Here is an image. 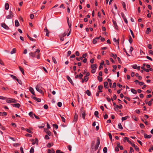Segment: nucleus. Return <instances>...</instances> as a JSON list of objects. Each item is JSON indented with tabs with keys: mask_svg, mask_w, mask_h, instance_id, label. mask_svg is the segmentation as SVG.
<instances>
[{
	"mask_svg": "<svg viewBox=\"0 0 153 153\" xmlns=\"http://www.w3.org/2000/svg\"><path fill=\"white\" fill-rule=\"evenodd\" d=\"M6 100L7 102L8 103H14L17 102V100L14 99L8 98Z\"/></svg>",
	"mask_w": 153,
	"mask_h": 153,
	"instance_id": "f257e3e1",
	"label": "nucleus"
},
{
	"mask_svg": "<svg viewBox=\"0 0 153 153\" xmlns=\"http://www.w3.org/2000/svg\"><path fill=\"white\" fill-rule=\"evenodd\" d=\"M100 139L99 137H97V143L96 144L95 146V151H96L97 150L99 145L100 144Z\"/></svg>",
	"mask_w": 153,
	"mask_h": 153,
	"instance_id": "f03ea898",
	"label": "nucleus"
},
{
	"mask_svg": "<svg viewBox=\"0 0 153 153\" xmlns=\"http://www.w3.org/2000/svg\"><path fill=\"white\" fill-rule=\"evenodd\" d=\"M42 87H40L39 85H37L36 87V90L37 91L39 92V93H41L42 94H43L44 93L42 89Z\"/></svg>",
	"mask_w": 153,
	"mask_h": 153,
	"instance_id": "7ed1b4c3",
	"label": "nucleus"
},
{
	"mask_svg": "<svg viewBox=\"0 0 153 153\" xmlns=\"http://www.w3.org/2000/svg\"><path fill=\"white\" fill-rule=\"evenodd\" d=\"M83 110V108L82 107L80 109V110L82 111V117L83 119H85V112L86 111L85 110L82 111Z\"/></svg>",
	"mask_w": 153,
	"mask_h": 153,
	"instance_id": "20e7f679",
	"label": "nucleus"
},
{
	"mask_svg": "<svg viewBox=\"0 0 153 153\" xmlns=\"http://www.w3.org/2000/svg\"><path fill=\"white\" fill-rule=\"evenodd\" d=\"M2 27L6 30H8L9 29V27L4 23H2L1 24Z\"/></svg>",
	"mask_w": 153,
	"mask_h": 153,
	"instance_id": "39448f33",
	"label": "nucleus"
},
{
	"mask_svg": "<svg viewBox=\"0 0 153 153\" xmlns=\"http://www.w3.org/2000/svg\"><path fill=\"white\" fill-rule=\"evenodd\" d=\"M101 37V36H100L99 37H97L93 39V43L94 44L96 43L97 42L98 40H99V39Z\"/></svg>",
	"mask_w": 153,
	"mask_h": 153,
	"instance_id": "423d86ee",
	"label": "nucleus"
},
{
	"mask_svg": "<svg viewBox=\"0 0 153 153\" xmlns=\"http://www.w3.org/2000/svg\"><path fill=\"white\" fill-rule=\"evenodd\" d=\"M66 78L68 80V81L71 83V84L72 85H74V83L72 80L71 79L70 77L68 76L67 75L66 76Z\"/></svg>",
	"mask_w": 153,
	"mask_h": 153,
	"instance_id": "0eeeda50",
	"label": "nucleus"
},
{
	"mask_svg": "<svg viewBox=\"0 0 153 153\" xmlns=\"http://www.w3.org/2000/svg\"><path fill=\"white\" fill-rule=\"evenodd\" d=\"M44 31L46 32V35H45L46 36L48 37L49 36V34L50 32H49V31H48V29L46 27L45 28V29H44Z\"/></svg>",
	"mask_w": 153,
	"mask_h": 153,
	"instance_id": "6e6552de",
	"label": "nucleus"
},
{
	"mask_svg": "<svg viewBox=\"0 0 153 153\" xmlns=\"http://www.w3.org/2000/svg\"><path fill=\"white\" fill-rule=\"evenodd\" d=\"M132 68L134 69H137L138 71H139L140 69V66H137V65H133L132 66Z\"/></svg>",
	"mask_w": 153,
	"mask_h": 153,
	"instance_id": "1a4fd4ad",
	"label": "nucleus"
},
{
	"mask_svg": "<svg viewBox=\"0 0 153 153\" xmlns=\"http://www.w3.org/2000/svg\"><path fill=\"white\" fill-rule=\"evenodd\" d=\"M78 115L77 114H75L74 119L73 120L74 122H76L77 121L78 119Z\"/></svg>",
	"mask_w": 153,
	"mask_h": 153,
	"instance_id": "9d476101",
	"label": "nucleus"
},
{
	"mask_svg": "<svg viewBox=\"0 0 153 153\" xmlns=\"http://www.w3.org/2000/svg\"><path fill=\"white\" fill-rule=\"evenodd\" d=\"M29 90H30V92L31 93V94H33V95H35V92L34 91V90L31 87H30L29 88Z\"/></svg>",
	"mask_w": 153,
	"mask_h": 153,
	"instance_id": "9b49d317",
	"label": "nucleus"
},
{
	"mask_svg": "<svg viewBox=\"0 0 153 153\" xmlns=\"http://www.w3.org/2000/svg\"><path fill=\"white\" fill-rule=\"evenodd\" d=\"M152 136L151 134L148 135L146 134H144V137L145 138H150L152 137Z\"/></svg>",
	"mask_w": 153,
	"mask_h": 153,
	"instance_id": "f8f14e48",
	"label": "nucleus"
},
{
	"mask_svg": "<svg viewBox=\"0 0 153 153\" xmlns=\"http://www.w3.org/2000/svg\"><path fill=\"white\" fill-rule=\"evenodd\" d=\"M113 25H114V26L115 28V29H117L118 27L117 25L116 22L115 21L113 20Z\"/></svg>",
	"mask_w": 153,
	"mask_h": 153,
	"instance_id": "ddd939ff",
	"label": "nucleus"
},
{
	"mask_svg": "<svg viewBox=\"0 0 153 153\" xmlns=\"http://www.w3.org/2000/svg\"><path fill=\"white\" fill-rule=\"evenodd\" d=\"M55 151L53 149H52L51 150L50 149H48V153H55Z\"/></svg>",
	"mask_w": 153,
	"mask_h": 153,
	"instance_id": "4468645a",
	"label": "nucleus"
},
{
	"mask_svg": "<svg viewBox=\"0 0 153 153\" xmlns=\"http://www.w3.org/2000/svg\"><path fill=\"white\" fill-rule=\"evenodd\" d=\"M33 98L35 100L37 101L38 102H40L41 101V99H40L36 97H33Z\"/></svg>",
	"mask_w": 153,
	"mask_h": 153,
	"instance_id": "2eb2a0df",
	"label": "nucleus"
},
{
	"mask_svg": "<svg viewBox=\"0 0 153 153\" xmlns=\"http://www.w3.org/2000/svg\"><path fill=\"white\" fill-rule=\"evenodd\" d=\"M97 65L96 64H93L91 65V69H96Z\"/></svg>",
	"mask_w": 153,
	"mask_h": 153,
	"instance_id": "dca6fc26",
	"label": "nucleus"
},
{
	"mask_svg": "<svg viewBox=\"0 0 153 153\" xmlns=\"http://www.w3.org/2000/svg\"><path fill=\"white\" fill-rule=\"evenodd\" d=\"M12 106L13 107L19 108L20 106V105L19 103H16L15 104H13Z\"/></svg>",
	"mask_w": 153,
	"mask_h": 153,
	"instance_id": "f3484780",
	"label": "nucleus"
},
{
	"mask_svg": "<svg viewBox=\"0 0 153 153\" xmlns=\"http://www.w3.org/2000/svg\"><path fill=\"white\" fill-rule=\"evenodd\" d=\"M104 64V61H102L100 63V65L99 67V69L100 70L101 68H102V65Z\"/></svg>",
	"mask_w": 153,
	"mask_h": 153,
	"instance_id": "a211bd4d",
	"label": "nucleus"
},
{
	"mask_svg": "<svg viewBox=\"0 0 153 153\" xmlns=\"http://www.w3.org/2000/svg\"><path fill=\"white\" fill-rule=\"evenodd\" d=\"M95 145V141H92L91 142V148L94 149V147H95V146H94Z\"/></svg>",
	"mask_w": 153,
	"mask_h": 153,
	"instance_id": "6ab92c4d",
	"label": "nucleus"
},
{
	"mask_svg": "<svg viewBox=\"0 0 153 153\" xmlns=\"http://www.w3.org/2000/svg\"><path fill=\"white\" fill-rule=\"evenodd\" d=\"M15 25L16 27H18L19 26V24L18 20H15Z\"/></svg>",
	"mask_w": 153,
	"mask_h": 153,
	"instance_id": "aec40b11",
	"label": "nucleus"
},
{
	"mask_svg": "<svg viewBox=\"0 0 153 153\" xmlns=\"http://www.w3.org/2000/svg\"><path fill=\"white\" fill-rule=\"evenodd\" d=\"M19 68L20 70L22 72V74L23 75H24L25 74L24 71V70L23 69V68H22L20 66H19Z\"/></svg>",
	"mask_w": 153,
	"mask_h": 153,
	"instance_id": "412c9836",
	"label": "nucleus"
},
{
	"mask_svg": "<svg viewBox=\"0 0 153 153\" xmlns=\"http://www.w3.org/2000/svg\"><path fill=\"white\" fill-rule=\"evenodd\" d=\"M27 37L28 38V39L31 41H35L36 40L35 39L31 38L30 37L29 35H28V34H27Z\"/></svg>",
	"mask_w": 153,
	"mask_h": 153,
	"instance_id": "4be33fe9",
	"label": "nucleus"
},
{
	"mask_svg": "<svg viewBox=\"0 0 153 153\" xmlns=\"http://www.w3.org/2000/svg\"><path fill=\"white\" fill-rule=\"evenodd\" d=\"M86 94L88 96H91V93L89 90H87L85 92Z\"/></svg>",
	"mask_w": 153,
	"mask_h": 153,
	"instance_id": "5701e85b",
	"label": "nucleus"
},
{
	"mask_svg": "<svg viewBox=\"0 0 153 153\" xmlns=\"http://www.w3.org/2000/svg\"><path fill=\"white\" fill-rule=\"evenodd\" d=\"M151 31V30L150 28L149 27L147 28V30L146 31V33L147 34H149Z\"/></svg>",
	"mask_w": 153,
	"mask_h": 153,
	"instance_id": "b1692460",
	"label": "nucleus"
},
{
	"mask_svg": "<svg viewBox=\"0 0 153 153\" xmlns=\"http://www.w3.org/2000/svg\"><path fill=\"white\" fill-rule=\"evenodd\" d=\"M122 5H123V8L124 10H125L126 11V8L125 3L124 2L122 1Z\"/></svg>",
	"mask_w": 153,
	"mask_h": 153,
	"instance_id": "393cba45",
	"label": "nucleus"
},
{
	"mask_svg": "<svg viewBox=\"0 0 153 153\" xmlns=\"http://www.w3.org/2000/svg\"><path fill=\"white\" fill-rule=\"evenodd\" d=\"M108 83L107 82H104V87L105 88H108Z\"/></svg>",
	"mask_w": 153,
	"mask_h": 153,
	"instance_id": "a878e982",
	"label": "nucleus"
},
{
	"mask_svg": "<svg viewBox=\"0 0 153 153\" xmlns=\"http://www.w3.org/2000/svg\"><path fill=\"white\" fill-rule=\"evenodd\" d=\"M9 5L7 3H6L5 4V10H7L9 9Z\"/></svg>",
	"mask_w": 153,
	"mask_h": 153,
	"instance_id": "bb28decb",
	"label": "nucleus"
},
{
	"mask_svg": "<svg viewBox=\"0 0 153 153\" xmlns=\"http://www.w3.org/2000/svg\"><path fill=\"white\" fill-rule=\"evenodd\" d=\"M131 91L134 94H136L137 93V91L134 88H131Z\"/></svg>",
	"mask_w": 153,
	"mask_h": 153,
	"instance_id": "cd10ccee",
	"label": "nucleus"
},
{
	"mask_svg": "<svg viewBox=\"0 0 153 153\" xmlns=\"http://www.w3.org/2000/svg\"><path fill=\"white\" fill-rule=\"evenodd\" d=\"M113 41L114 42H117L116 43L117 45H119V39H118L117 40L115 38H114L113 39Z\"/></svg>",
	"mask_w": 153,
	"mask_h": 153,
	"instance_id": "c85d7f7f",
	"label": "nucleus"
},
{
	"mask_svg": "<svg viewBox=\"0 0 153 153\" xmlns=\"http://www.w3.org/2000/svg\"><path fill=\"white\" fill-rule=\"evenodd\" d=\"M38 139L36 138L35 139V141L34 142H33L32 144L33 145H34L35 143L38 144Z\"/></svg>",
	"mask_w": 153,
	"mask_h": 153,
	"instance_id": "c756f323",
	"label": "nucleus"
},
{
	"mask_svg": "<svg viewBox=\"0 0 153 153\" xmlns=\"http://www.w3.org/2000/svg\"><path fill=\"white\" fill-rule=\"evenodd\" d=\"M153 101V99H151L150 100L149 102L148 103V105L149 106H150L152 105V102Z\"/></svg>",
	"mask_w": 153,
	"mask_h": 153,
	"instance_id": "7c9ffc66",
	"label": "nucleus"
},
{
	"mask_svg": "<svg viewBox=\"0 0 153 153\" xmlns=\"http://www.w3.org/2000/svg\"><path fill=\"white\" fill-rule=\"evenodd\" d=\"M99 113L97 111H95L94 112V115L96 117H99L98 116Z\"/></svg>",
	"mask_w": 153,
	"mask_h": 153,
	"instance_id": "2f4dec72",
	"label": "nucleus"
},
{
	"mask_svg": "<svg viewBox=\"0 0 153 153\" xmlns=\"http://www.w3.org/2000/svg\"><path fill=\"white\" fill-rule=\"evenodd\" d=\"M16 51V48H13L12 50L11 51L10 53L11 54H13L14 53H15Z\"/></svg>",
	"mask_w": 153,
	"mask_h": 153,
	"instance_id": "473e14b6",
	"label": "nucleus"
},
{
	"mask_svg": "<svg viewBox=\"0 0 153 153\" xmlns=\"http://www.w3.org/2000/svg\"><path fill=\"white\" fill-rule=\"evenodd\" d=\"M118 127L119 129H123V127L120 123H119L118 124Z\"/></svg>",
	"mask_w": 153,
	"mask_h": 153,
	"instance_id": "72a5a7b5",
	"label": "nucleus"
},
{
	"mask_svg": "<svg viewBox=\"0 0 153 153\" xmlns=\"http://www.w3.org/2000/svg\"><path fill=\"white\" fill-rule=\"evenodd\" d=\"M104 153H107V148L106 147H104L103 149Z\"/></svg>",
	"mask_w": 153,
	"mask_h": 153,
	"instance_id": "f704fd0d",
	"label": "nucleus"
},
{
	"mask_svg": "<svg viewBox=\"0 0 153 153\" xmlns=\"http://www.w3.org/2000/svg\"><path fill=\"white\" fill-rule=\"evenodd\" d=\"M128 41L131 44L132 43V39L130 36L129 37V38Z\"/></svg>",
	"mask_w": 153,
	"mask_h": 153,
	"instance_id": "c9c22d12",
	"label": "nucleus"
},
{
	"mask_svg": "<svg viewBox=\"0 0 153 153\" xmlns=\"http://www.w3.org/2000/svg\"><path fill=\"white\" fill-rule=\"evenodd\" d=\"M47 134L48 135V136H50L51 135V133L50 131H48L46 132Z\"/></svg>",
	"mask_w": 153,
	"mask_h": 153,
	"instance_id": "e433bc0d",
	"label": "nucleus"
},
{
	"mask_svg": "<svg viewBox=\"0 0 153 153\" xmlns=\"http://www.w3.org/2000/svg\"><path fill=\"white\" fill-rule=\"evenodd\" d=\"M97 79L100 82H102V77H100L99 76H97Z\"/></svg>",
	"mask_w": 153,
	"mask_h": 153,
	"instance_id": "4c0bfd02",
	"label": "nucleus"
},
{
	"mask_svg": "<svg viewBox=\"0 0 153 153\" xmlns=\"http://www.w3.org/2000/svg\"><path fill=\"white\" fill-rule=\"evenodd\" d=\"M108 135L110 139L111 140V141H112V137L111 134L110 133H108Z\"/></svg>",
	"mask_w": 153,
	"mask_h": 153,
	"instance_id": "58836bf2",
	"label": "nucleus"
},
{
	"mask_svg": "<svg viewBox=\"0 0 153 153\" xmlns=\"http://www.w3.org/2000/svg\"><path fill=\"white\" fill-rule=\"evenodd\" d=\"M88 79V76H85L84 77V79L85 82H86L87 81Z\"/></svg>",
	"mask_w": 153,
	"mask_h": 153,
	"instance_id": "ea45409f",
	"label": "nucleus"
},
{
	"mask_svg": "<svg viewBox=\"0 0 153 153\" xmlns=\"http://www.w3.org/2000/svg\"><path fill=\"white\" fill-rule=\"evenodd\" d=\"M34 149L33 147H31L30 151V153H34Z\"/></svg>",
	"mask_w": 153,
	"mask_h": 153,
	"instance_id": "a19ab883",
	"label": "nucleus"
},
{
	"mask_svg": "<svg viewBox=\"0 0 153 153\" xmlns=\"http://www.w3.org/2000/svg\"><path fill=\"white\" fill-rule=\"evenodd\" d=\"M10 76L11 77V78H12L16 80V79H17V78H16V76H14L12 75H11Z\"/></svg>",
	"mask_w": 153,
	"mask_h": 153,
	"instance_id": "79ce46f5",
	"label": "nucleus"
},
{
	"mask_svg": "<svg viewBox=\"0 0 153 153\" xmlns=\"http://www.w3.org/2000/svg\"><path fill=\"white\" fill-rule=\"evenodd\" d=\"M62 103L61 102H58L57 104V105L59 107H60L62 106Z\"/></svg>",
	"mask_w": 153,
	"mask_h": 153,
	"instance_id": "37998d69",
	"label": "nucleus"
},
{
	"mask_svg": "<svg viewBox=\"0 0 153 153\" xmlns=\"http://www.w3.org/2000/svg\"><path fill=\"white\" fill-rule=\"evenodd\" d=\"M25 130L26 131H27V132H28L29 133H32V134L33 133V132H32V131L30 130H29L28 129L26 128Z\"/></svg>",
	"mask_w": 153,
	"mask_h": 153,
	"instance_id": "c03bdc74",
	"label": "nucleus"
},
{
	"mask_svg": "<svg viewBox=\"0 0 153 153\" xmlns=\"http://www.w3.org/2000/svg\"><path fill=\"white\" fill-rule=\"evenodd\" d=\"M87 53H85L83 54L82 55V59L83 58H85V57L87 56Z\"/></svg>",
	"mask_w": 153,
	"mask_h": 153,
	"instance_id": "a18cd8bd",
	"label": "nucleus"
},
{
	"mask_svg": "<svg viewBox=\"0 0 153 153\" xmlns=\"http://www.w3.org/2000/svg\"><path fill=\"white\" fill-rule=\"evenodd\" d=\"M52 60H53V62L54 63L56 64L57 63V62H56V60L55 59V58L54 57H52Z\"/></svg>",
	"mask_w": 153,
	"mask_h": 153,
	"instance_id": "49530a36",
	"label": "nucleus"
},
{
	"mask_svg": "<svg viewBox=\"0 0 153 153\" xmlns=\"http://www.w3.org/2000/svg\"><path fill=\"white\" fill-rule=\"evenodd\" d=\"M134 151V150L133 148L132 147H130V148L129 153H132V152H133Z\"/></svg>",
	"mask_w": 153,
	"mask_h": 153,
	"instance_id": "de8ad7c7",
	"label": "nucleus"
},
{
	"mask_svg": "<svg viewBox=\"0 0 153 153\" xmlns=\"http://www.w3.org/2000/svg\"><path fill=\"white\" fill-rule=\"evenodd\" d=\"M60 117H61V118L62 119V121L63 122L65 123V118H64V117H63V116H62L61 115H60Z\"/></svg>",
	"mask_w": 153,
	"mask_h": 153,
	"instance_id": "09e8293b",
	"label": "nucleus"
},
{
	"mask_svg": "<svg viewBox=\"0 0 153 153\" xmlns=\"http://www.w3.org/2000/svg\"><path fill=\"white\" fill-rule=\"evenodd\" d=\"M66 33H67L66 32H64L62 34H61L60 36L64 37H65V36H66Z\"/></svg>",
	"mask_w": 153,
	"mask_h": 153,
	"instance_id": "8fccbe9b",
	"label": "nucleus"
},
{
	"mask_svg": "<svg viewBox=\"0 0 153 153\" xmlns=\"http://www.w3.org/2000/svg\"><path fill=\"white\" fill-rule=\"evenodd\" d=\"M103 88V86L102 85H100L98 86V88L99 90H101Z\"/></svg>",
	"mask_w": 153,
	"mask_h": 153,
	"instance_id": "3c124183",
	"label": "nucleus"
},
{
	"mask_svg": "<svg viewBox=\"0 0 153 153\" xmlns=\"http://www.w3.org/2000/svg\"><path fill=\"white\" fill-rule=\"evenodd\" d=\"M123 51L124 52H125L126 53V55L128 56H130V55H129L128 53L126 51V49L125 48H124L123 49Z\"/></svg>",
	"mask_w": 153,
	"mask_h": 153,
	"instance_id": "603ef678",
	"label": "nucleus"
},
{
	"mask_svg": "<svg viewBox=\"0 0 153 153\" xmlns=\"http://www.w3.org/2000/svg\"><path fill=\"white\" fill-rule=\"evenodd\" d=\"M127 117H128V116H126L124 117H122V121H123L126 120L127 119Z\"/></svg>",
	"mask_w": 153,
	"mask_h": 153,
	"instance_id": "864d4df0",
	"label": "nucleus"
},
{
	"mask_svg": "<svg viewBox=\"0 0 153 153\" xmlns=\"http://www.w3.org/2000/svg\"><path fill=\"white\" fill-rule=\"evenodd\" d=\"M29 55L31 56H34L35 55V53H33L32 52H31L30 53Z\"/></svg>",
	"mask_w": 153,
	"mask_h": 153,
	"instance_id": "5fc2aeb1",
	"label": "nucleus"
},
{
	"mask_svg": "<svg viewBox=\"0 0 153 153\" xmlns=\"http://www.w3.org/2000/svg\"><path fill=\"white\" fill-rule=\"evenodd\" d=\"M34 114L32 112H30L29 113V115L30 117H33V115H34Z\"/></svg>",
	"mask_w": 153,
	"mask_h": 153,
	"instance_id": "6e6d98bb",
	"label": "nucleus"
},
{
	"mask_svg": "<svg viewBox=\"0 0 153 153\" xmlns=\"http://www.w3.org/2000/svg\"><path fill=\"white\" fill-rule=\"evenodd\" d=\"M45 139L46 140H49L50 139L49 137L47 135H46L45 136Z\"/></svg>",
	"mask_w": 153,
	"mask_h": 153,
	"instance_id": "4d7b16f0",
	"label": "nucleus"
},
{
	"mask_svg": "<svg viewBox=\"0 0 153 153\" xmlns=\"http://www.w3.org/2000/svg\"><path fill=\"white\" fill-rule=\"evenodd\" d=\"M53 126L56 129H57L58 128V126L56 124H54L53 125Z\"/></svg>",
	"mask_w": 153,
	"mask_h": 153,
	"instance_id": "13d9d810",
	"label": "nucleus"
},
{
	"mask_svg": "<svg viewBox=\"0 0 153 153\" xmlns=\"http://www.w3.org/2000/svg\"><path fill=\"white\" fill-rule=\"evenodd\" d=\"M121 16H122V17H123V19L126 18L123 13L121 12Z\"/></svg>",
	"mask_w": 153,
	"mask_h": 153,
	"instance_id": "bf43d9fd",
	"label": "nucleus"
},
{
	"mask_svg": "<svg viewBox=\"0 0 153 153\" xmlns=\"http://www.w3.org/2000/svg\"><path fill=\"white\" fill-rule=\"evenodd\" d=\"M16 80L18 82L19 84H22V81H21V80H19L18 78H17V79H16Z\"/></svg>",
	"mask_w": 153,
	"mask_h": 153,
	"instance_id": "052dcab7",
	"label": "nucleus"
},
{
	"mask_svg": "<svg viewBox=\"0 0 153 153\" xmlns=\"http://www.w3.org/2000/svg\"><path fill=\"white\" fill-rule=\"evenodd\" d=\"M116 107L119 109H121L122 108V105L121 104L119 106L117 105Z\"/></svg>",
	"mask_w": 153,
	"mask_h": 153,
	"instance_id": "680f3d73",
	"label": "nucleus"
},
{
	"mask_svg": "<svg viewBox=\"0 0 153 153\" xmlns=\"http://www.w3.org/2000/svg\"><path fill=\"white\" fill-rule=\"evenodd\" d=\"M12 16L10 15H9L6 16V18L8 19H11Z\"/></svg>",
	"mask_w": 153,
	"mask_h": 153,
	"instance_id": "e2e57ef3",
	"label": "nucleus"
},
{
	"mask_svg": "<svg viewBox=\"0 0 153 153\" xmlns=\"http://www.w3.org/2000/svg\"><path fill=\"white\" fill-rule=\"evenodd\" d=\"M111 55H113L112 56L114 59H116L117 57V55L116 54H114L113 53H111Z\"/></svg>",
	"mask_w": 153,
	"mask_h": 153,
	"instance_id": "0e129e2a",
	"label": "nucleus"
},
{
	"mask_svg": "<svg viewBox=\"0 0 153 153\" xmlns=\"http://www.w3.org/2000/svg\"><path fill=\"white\" fill-rule=\"evenodd\" d=\"M134 149L135 150L138 152L139 151V148L137 146H135L134 147Z\"/></svg>",
	"mask_w": 153,
	"mask_h": 153,
	"instance_id": "69168bd1",
	"label": "nucleus"
},
{
	"mask_svg": "<svg viewBox=\"0 0 153 153\" xmlns=\"http://www.w3.org/2000/svg\"><path fill=\"white\" fill-rule=\"evenodd\" d=\"M96 69H95H95H93L91 70V73L92 74L94 73L95 72V71H96Z\"/></svg>",
	"mask_w": 153,
	"mask_h": 153,
	"instance_id": "338daca9",
	"label": "nucleus"
},
{
	"mask_svg": "<svg viewBox=\"0 0 153 153\" xmlns=\"http://www.w3.org/2000/svg\"><path fill=\"white\" fill-rule=\"evenodd\" d=\"M83 75L81 73H80L79 75V78L80 79H82V77L83 76Z\"/></svg>",
	"mask_w": 153,
	"mask_h": 153,
	"instance_id": "774afa93",
	"label": "nucleus"
}]
</instances>
